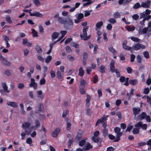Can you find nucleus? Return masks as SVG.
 Wrapping results in <instances>:
<instances>
[{
    "label": "nucleus",
    "mask_w": 151,
    "mask_h": 151,
    "mask_svg": "<svg viewBox=\"0 0 151 151\" xmlns=\"http://www.w3.org/2000/svg\"><path fill=\"white\" fill-rule=\"evenodd\" d=\"M7 105L14 108H17L18 106L17 103L14 102L8 101L7 102Z\"/></svg>",
    "instance_id": "4468645a"
},
{
    "label": "nucleus",
    "mask_w": 151,
    "mask_h": 151,
    "mask_svg": "<svg viewBox=\"0 0 151 151\" xmlns=\"http://www.w3.org/2000/svg\"><path fill=\"white\" fill-rule=\"evenodd\" d=\"M133 47L135 50H138L141 49H145V45L139 44V43H137L135 44L133 46Z\"/></svg>",
    "instance_id": "6e6552de"
},
{
    "label": "nucleus",
    "mask_w": 151,
    "mask_h": 151,
    "mask_svg": "<svg viewBox=\"0 0 151 151\" xmlns=\"http://www.w3.org/2000/svg\"><path fill=\"white\" fill-rule=\"evenodd\" d=\"M126 69L128 73L130 74L132 73V70L130 67H128Z\"/></svg>",
    "instance_id": "338daca9"
},
{
    "label": "nucleus",
    "mask_w": 151,
    "mask_h": 151,
    "mask_svg": "<svg viewBox=\"0 0 151 151\" xmlns=\"http://www.w3.org/2000/svg\"><path fill=\"white\" fill-rule=\"evenodd\" d=\"M1 85L4 91L7 93H9L10 91L8 90V87L6 83H2Z\"/></svg>",
    "instance_id": "4be33fe9"
},
{
    "label": "nucleus",
    "mask_w": 151,
    "mask_h": 151,
    "mask_svg": "<svg viewBox=\"0 0 151 151\" xmlns=\"http://www.w3.org/2000/svg\"><path fill=\"white\" fill-rule=\"evenodd\" d=\"M31 124L29 122H25L22 125V127L25 130V132H22L21 135L22 137V139H24V137L27 134L29 135L32 131V127H30Z\"/></svg>",
    "instance_id": "f03ea898"
},
{
    "label": "nucleus",
    "mask_w": 151,
    "mask_h": 151,
    "mask_svg": "<svg viewBox=\"0 0 151 151\" xmlns=\"http://www.w3.org/2000/svg\"><path fill=\"white\" fill-rule=\"evenodd\" d=\"M32 36L34 37L38 36L37 32L34 29L32 31Z\"/></svg>",
    "instance_id": "8fccbe9b"
},
{
    "label": "nucleus",
    "mask_w": 151,
    "mask_h": 151,
    "mask_svg": "<svg viewBox=\"0 0 151 151\" xmlns=\"http://www.w3.org/2000/svg\"><path fill=\"white\" fill-rule=\"evenodd\" d=\"M3 38H4V40L6 42H8V41L9 40V37L6 36H3Z\"/></svg>",
    "instance_id": "69168bd1"
},
{
    "label": "nucleus",
    "mask_w": 151,
    "mask_h": 151,
    "mask_svg": "<svg viewBox=\"0 0 151 151\" xmlns=\"http://www.w3.org/2000/svg\"><path fill=\"white\" fill-rule=\"evenodd\" d=\"M37 97L42 100L44 97V95L42 93V91H38L37 92Z\"/></svg>",
    "instance_id": "dca6fc26"
},
{
    "label": "nucleus",
    "mask_w": 151,
    "mask_h": 151,
    "mask_svg": "<svg viewBox=\"0 0 151 151\" xmlns=\"http://www.w3.org/2000/svg\"><path fill=\"white\" fill-rule=\"evenodd\" d=\"M84 151H86L89 150L92 148V146L90 143L87 142L86 143V146L84 147Z\"/></svg>",
    "instance_id": "6ab92c4d"
},
{
    "label": "nucleus",
    "mask_w": 151,
    "mask_h": 151,
    "mask_svg": "<svg viewBox=\"0 0 151 151\" xmlns=\"http://www.w3.org/2000/svg\"><path fill=\"white\" fill-rule=\"evenodd\" d=\"M150 1L147 0L145 2H142L141 4V6L144 8H148L150 5Z\"/></svg>",
    "instance_id": "423d86ee"
},
{
    "label": "nucleus",
    "mask_w": 151,
    "mask_h": 151,
    "mask_svg": "<svg viewBox=\"0 0 151 151\" xmlns=\"http://www.w3.org/2000/svg\"><path fill=\"white\" fill-rule=\"evenodd\" d=\"M66 50L67 52L70 53L72 51V50L69 46H67L66 47Z\"/></svg>",
    "instance_id": "4d7b16f0"
},
{
    "label": "nucleus",
    "mask_w": 151,
    "mask_h": 151,
    "mask_svg": "<svg viewBox=\"0 0 151 151\" xmlns=\"http://www.w3.org/2000/svg\"><path fill=\"white\" fill-rule=\"evenodd\" d=\"M21 108V111L22 114H25L26 113V111L24 110V106L23 104H20L19 105Z\"/></svg>",
    "instance_id": "cd10ccee"
},
{
    "label": "nucleus",
    "mask_w": 151,
    "mask_h": 151,
    "mask_svg": "<svg viewBox=\"0 0 151 151\" xmlns=\"http://www.w3.org/2000/svg\"><path fill=\"white\" fill-rule=\"evenodd\" d=\"M92 140L94 142L97 143L99 142V139L98 137L93 136L92 138Z\"/></svg>",
    "instance_id": "c03bdc74"
},
{
    "label": "nucleus",
    "mask_w": 151,
    "mask_h": 151,
    "mask_svg": "<svg viewBox=\"0 0 151 151\" xmlns=\"http://www.w3.org/2000/svg\"><path fill=\"white\" fill-rule=\"evenodd\" d=\"M93 11L92 9L89 10V11L86 10L85 11V13H84V16L85 17H87L90 15V13Z\"/></svg>",
    "instance_id": "2f4dec72"
},
{
    "label": "nucleus",
    "mask_w": 151,
    "mask_h": 151,
    "mask_svg": "<svg viewBox=\"0 0 151 151\" xmlns=\"http://www.w3.org/2000/svg\"><path fill=\"white\" fill-rule=\"evenodd\" d=\"M132 111L133 114L134 115V118H135L136 115L139 113L141 111V109L139 107H134L132 109Z\"/></svg>",
    "instance_id": "9b49d317"
},
{
    "label": "nucleus",
    "mask_w": 151,
    "mask_h": 151,
    "mask_svg": "<svg viewBox=\"0 0 151 151\" xmlns=\"http://www.w3.org/2000/svg\"><path fill=\"white\" fill-rule=\"evenodd\" d=\"M114 16L115 18L117 19L120 16V15L119 12H116L114 14Z\"/></svg>",
    "instance_id": "49530a36"
},
{
    "label": "nucleus",
    "mask_w": 151,
    "mask_h": 151,
    "mask_svg": "<svg viewBox=\"0 0 151 151\" xmlns=\"http://www.w3.org/2000/svg\"><path fill=\"white\" fill-rule=\"evenodd\" d=\"M116 134V138L114 141V142H118L119 141L120 139V137L122 135L123 133L120 132Z\"/></svg>",
    "instance_id": "aec40b11"
},
{
    "label": "nucleus",
    "mask_w": 151,
    "mask_h": 151,
    "mask_svg": "<svg viewBox=\"0 0 151 151\" xmlns=\"http://www.w3.org/2000/svg\"><path fill=\"white\" fill-rule=\"evenodd\" d=\"M114 130L116 133L120 132L121 129L119 127H116L114 129Z\"/></svg>",
    "instance_id": "13d9d810"
},
{
    "label": "nucleus",
    "mask_w": 151,
    "mask_h": 151,
    "mask_svg": "<svg viewBox=\"0 0 151 151\" xmlns=\"http://www.w3.org/2000/svg\"><path fill=\"white\" fill-rule=\"evenodd\" d=\"M72 40V38H67L65 42V45L67 44L68 43Z\"/></svg>",
    "instance_id": "e2e57ef3"
},
{
    "label": "nucleus",
    "mask_w": 151,
    "mask_h": 151,
    "mask_svg": "<svg viewBox=\"0 0 151 151\" xmlns=\"http://www.w3.org/2000/svg\"><path fill=\"white\" fill-rule=\"evenodd\" d=\"M35 112L36 113H39L40 112H43L44 110L43 107V104L42 103L39 104L36 108Z\"/></svg>",
    "instance_id": "20e7f679"
},
{
    "label": "nucleus",
    "mask_w": 151,
    "mask_h": 151,
    "mask_svg": "<svg viewBox=\"0 0 151 151\" xmlns=\"http://www.w3.org/2000/svg\"><path fill=\"white\" fill-rule=\"evenodd\" d=\"M6 21L9 24H11L12 23V21L11 19V17L9 16H6Z\"/></svg>",
    "instance_id": "7c9ffc66"
},
{
    "label": "nucleus",
    "mask_w": 151,
    "mask_h": 151,
    "mask_svg": "<svg viewBox=\"0 0 151 151\" xmlns=\"http://www.w3.org/2000/svg\"><path fill=\"white\" fill-rule=\"evenodd\" d=\"M84 17L83 14V13H81L78 14L77 17V19H75L74 20L75 22L76 23H78L81 21V19Z\"/></svg>",
    "instance_id": "39448f33"
},
{
    "label": "nucleus",
    "mask_w": 151,
    "mask_h": 151,
    "mask_svg": "<svg viewBox=\"0 0 151 151\" xmlns=\"http://www.w3.org/2000/svg\"><path fill=\"white\" fill-rule=\"evenodd\" d=\"M60 131V129L59 128H58L55 129L52 133V136L53 137H56L58 134L59 133Z\"/></svg>",
    "instance_id": "2eb2a0df"
},
{
    "label": "nucleus",
    "mask_w": 151,
    "mask_h": 151,
    "mask_svg": "<svg viewBox=\"0 0 151 151\" xmlns=\"http://www.w3.org/2000/svg\"><path fill=\"white\" fill-rule=\"evenodd\" d=\"M86 142V141L85 139L82 140L79 142V145L80 146L82 147Z\"/></svg>",
    "instance_id": "37998d69"
},
{
    "label": "nucleus",
    "mask_w": 151,
    "mask_h": 151,
    "mask_svg": "<svg viewBox=\"0 0 151 151\" xmlns=\"http://www.w3.org/2000/svg\"><path fill=\"white\" fill-rule=\"evenodd\" d=\"M59 33L56 32H54L52 35L51 39L53 41L54 40L56 39L59 36Z\"/></svg>",
    "instance_id": "412c9836"
},
{
    "label": "nucleus",
    "mask_w": 151,
    "mask_h": 151,
    "mask_svg": "<svg viewBox=\"0 0 151 151\" xmlns=\"http://www.w3.org/2000/svg\"><path fill=\"white\" fill-rule=\"evenodd\" d=\"M86 81L84 80H81L80 81V88H84Z\"/></svg>",
    "instance_id": "a878e982"
},
{
    "label": "nucleus",
    "mask_w": 151,
    "mask_h": 151,
    "mask_svg": "<svg viewBox=\"0 0 151 151\" xmlns=\"http://www.w3.org/2000/svg\"><path fill=\"white\" fill-rule=\"evenodd\" d=\"M137 61L138 63H141V58L139 55H138L137 57Z\"/></svg>",
    "instance_id": "0e129e2a"
},
{
    "label": "nucleus",
    "mask_w": 151,
    "mask_h": 151,
    "mask_svg": "<svg viewBox=\"0 0 151 151\" xmlns=\"http://www.w3.org/2000/svg\"><path fill=\"white\" fill-rule=\"evenodd\" d=\"M108 128H105L103 131V133L104 136H106L108 135Z\"/></svg>",
    "instance_id": "79ce46f5"
},
{
    "label": "nucleus",
    "mask_w": 151,
    "mask_h": 151,
    "mask_svg": "<svg viewBox=\"0 0 151 151\" xmlns=\"http://www.w3.org/2000/svg\"><path fill=\"white\" fill-rule=\"evenodd\" d=\"M139 132V129L137 128H135L133 130V133L134 134H138Z\"/></svg>",
    "instance_id": "de8ad7c7"
},
{
    "label": "nucleus",
    "mask_w": 151,
    "mask_h": 151,
    "mask_svg": "<svg viewBox=\"0 0 151 151\" xmlns=\"http://www.w3.org/2000/svg\"><path fill=\"white\" fill-rule=\"evenodd\" d=\"M71 46L75 47L76 48H78L79 47L78 45L75 42H72L71 43Z\"/></svg>",
    "instance_id": "5fc2aeb1"
},
{
    "label": "nucleus",
    "mask_w": 151,
    "mask_h": 151,
    "mask_svg": "<svg viewBox=\"0 0 151 151\" xmlns=\"http://www.w3.org/2000/svg\"><path fill=\"white\" fill-rule=\"evenodd\" d=\"M33 2L37 6H38L41 4L39 0H34Z\"/></svg>",
    "instance_id": "a18cd8bd"
},
{
    "label": "nucleus",
    "mask_w": 151,
    "mask_h": 151,
    "mask_svg": "<svg viewBox=\"0 0 151 151\" xmlns=\"http://www.w3.org/2000/svg\"><path fill=\"white\" fill-rule=\"evenodd\" d=\"M134 89H132L131 90L129 93H127V95L128 97V100H130L132 96L134 95Z\"/></svg>",
    "instance_id": "393cba45"
},
{
    "label": "nucleus",
    "mask_w": 151,
    "mask_h": 151,
    "mask_svg": "<svg viewBox=\"0 0 151 151\" xmlns=\"http://www.w3.org/2000/svg\"><path fill=\"white\" fill-rule=\"evenodd\" d=\"M127 42L126 41L124 42L122 45L123 48L125 50H131L132 47L129 46H127Z\"/></svg>",
    "instance_id": "ddd939ff"
},
{
    "label": "nucleus",
    "mask_w": 151,
    "mask_h": 151,
    "mask_svg": "<svg viewBox=\"0 0 151 151\" xmlns=\"http://www.w3.org/2000/svg\"><path fill=\"white\" fill-rule=\"evenodd\" d=\"M130 39L133 41L137 42H139L140 40L139 39L134 37H131Z\"/></svg>",
    "instance_id": "4c0bfd02"
},
{
    "label": "nucleus",
    "mask_w": 151,
    "mask_h": 151,
    "mask_svg": "<svg viewBox=\"0 0 151 151\" xmlns=\"http://www.w3.org/2000/svg\"><path fill=\"white\" fill-rule=\"evenodd\" d=\"M146 114V113L145 112H142L141 114H139L138 116V117L139 119L141 120H142L144 119H145L147 117Z\"/></svg>",
    "instance_id": "f3484780"
},
{
    "label": "nucleus",
    "mask_w": 151,
    "mask_h": 151,
    "mask_svg": "<svg viewBox=\"0 0 151 151\" xmlns=\"http://www.w3.org/2000/svg\"><path fill=\"white\" fill-rule=\"evenodd\" d=\"M87 29H83V33L80 35V37L81 38L84 40H88L91 37V35L87 36Z\"/></svg>",
    "instance_id": "7ed1b4c3"
},
{
    "label": "nucleus",
    "mask_w": 151,
    "mask_h": 151,
    "mask_svg": "<svg viewBox=\"0 0 151 151\" xmlns=\"http://www.w3.org/2000/svg\"><path fill=\"white\" fill-rule=\"evenodd\" d=\"M113 72H112V73H114L115 72L116 73V75L117 77H119L120 76V72L119 71V70L117 69H115V70H113Z\"/></svg>",
    "instance_id": "e433bc0d"
},
{
    "label": "nucleus",
    "mask_w": 151,
    "mask_h": 151,
    "mask_svg": "<svg viewBox=\"0 0 151 151\" xmlns=\"http://www.w3.org/2000/svg\"><path fill=\"white\" fill-rule=\"evenodd\" d=\"M30 16H35L40 18L42 17H43L42 14L38 12H36L33 13H30Z\"/></svg>",
    "instance_id": "f8f14e48"
},
{
    "label": "nucleus",
    "mask_w": 151,
    "mask_h": 151,
    "mask_svg": "<svg viewBox=\"0 0 151 151\" xmlns=\"http://www.w3.org/2000/svg\"><path fill=\"white\" fill-rule=\"evenodd\" d=\"M139 33L143 34L147 33L148 35L151 34V29H139L138 30Z\"/></svg>",
    "instance_id": "0eeeda50"
},
{
    "label": "nucleus",
    "mask_w": 151,
    "mask_h": 151,
    "mask_svg": "<svg viewBox=\"0 0 151 151\" xmlns=\"http://www.w3.org/2000/svg\"><path fill=\"white\" fill-rule=\"evenodd\" d=\"M31 82L29 84V86L30 87H32L34 89H37V84L36 83L35 81V80L33 78L31 79Z\"/></svg>",
    "instance_id": "9d476101"
},
{
    "label": "nucleus",
    "mask_w": 151,
    "mask_h": 151,
    "mask_svg": "<svg viewBox=\"0 0 151 151\" xmlns=\"http://www.w3.org/2000/svg\"><path fill=\"white\" fill-rule=\"evenodd\" d=\"M141 6V5H140V4L139 3L137 2L135 3L133 6V8L134 9H137Z\"/></svg>",
    "instance_id": "58836bf2"
},
{
    "label": "nucleus",
    "mask_w": 151,
    "mask_h": 151,
    "mask_svg": "<svg viewBox=\"0 0 151 151\" xmlns=\"http://www.w3.org/2000/svg\"><path fill=\"white\" fill-rule=\"evenodd\" d=\"M52 59V57L51 56L49 55L47 56L45 59V62L47 63H49L51 61Z\"/></svg>",
    "instance_id": "f704fd0d"
},
{
    "label": "nucleus",
    "mask_w": 151,
    "mask_h": 151,
    "mask_svg": "<svg viewBox=\"0 0 151 151\" xmlns=\"http://www.w3.org/2000/svg\"><path fill=\"white\" fill-rule=\"evenodd\" d=\"M109 22L111 23L114 24L116 22V21L114 18H111L109 19Z\"/></svg>",
    "instance_id": "bf43d9fd"
},
{
    "label": "nucleus",
    "mask_w": 151,
    "mask_h": 151,
    "mask_svg": "<svg viewBox=\"0 0 151 151\" xmlns=\"http://www.w3.org/2000/svg\"><path fill=\"white\" fill-rule=\"evenodd\" d=\"M114 150V148L112 147H110L107 148L106 151H113Z\"/></svg>",
    "instance_id": "774afa93"
},
{
    "label": "nucleus",
    "mask_w": 151,
    "mask_h": 151,
    "mask_svg": "<svg viewBox=\"0 0 151 151\" xmlns=\"http://www.w3.org/2000/svg\"><path fill=\"white\" fill-rule=\"evenodd\" d=\"M2 60V64H3L4 65L8 66H9L11 65V63L9 61H8L7 60H6V59L4 58Z\"/></svg>",
    "instance_id": "a211bd4d"
},
{
    "label": "nucleus",
    "mask_w": 151,
    "mask_h": 151,
    "mask_svg": "<svg viewBox=\"0 0 151 151\" xmlns=\"http://www.w3.org/2000/svg\"><path fill=\"white\" fill-rule=\"evenodd\" d=\"M84 72L82 67H80L79 69V73L78 75L81 77H83Z\"/></svg>",
    "instance_id": "c756f323"
},
{
    "label": "nucleus",
    "mask_w": 151,
    "mask_h": 151,
    "mask_svg": "<svg viewBox=\"0 0 151 151\" xmlns=\"http://www.w3.org/2000/svg\"><path fill=\"white\" fill-rule=\"evenodd\" d=\"M143 55L144 57L146 58H148L149 57V55L148 52L146 51L144 52Z\"/></svg>",
    "instance_id": "603ef678"
},
{
    "label": "nucleus",
    "mask_w": 151,
    "mask_h": 151,
    "mask_svg": "<svg viewBox=\"0 0 151 151\" xmlns=\"http://www.w3.org/2000/svg\"><path fill=\"white\" fill-rule=\"evenodd\" d=\"M37 58L38 60H39L40 61L42 62H44V61L45 60L44 58H43L41 56H40V55H38L37 56Z\"/></svg>",
    "instance_id": "09e8293b"
},
{
    "label": "nucleus",
    "mask_w": 151,
    "mask_h": 151,
    "mask_svg": "<svg viewBox=\"0 0 151 151\" xmlns=\"http://www.w3.org/2000/svg\"><path fill=\"white\" fill-rule=\"evenodd\" d=\"M114 63L115 62L114 60H112L110 64V71L112 72L113 71V70H115V69H114L113 68L115 67L114 66Z\"/></svg>",
    "instance_id": "5701e85b"
},
{
    "label": "nucleus",
    "mask_w": 151,
    "mask_h": 151,
    "mask_svg": "<svg viewBox=\"0 0 151 151\" xmlns=\"http://www.w3.org/2000/svg\"><path fill=\"white\" fill-rule=\"evenodd\" d=\"M108 116L109 115H107L105 117L102 116L100 119H98L96 124V126L98 125L100 122H104L105 120H107Z\"/></svg>",
    "instance_id": "1a4fd4ad"
},
{
    "label": "nucleus",
    "mask_w": 151,
    "mask_h": 151,
    "mask_svg": "<svg viewBox=\"0 0 151 151\" xmlns=\"http://www.w3.org/2000/svg\"><path fill=\"white\" fill-rule=\"evenodd\" d=\"M36 50L38 54H41L42 52V48L39 45H37L36 47Z\"/></svg>",
    "instance_id": "bb28decb"
},
{
    "label": "nucleus",
    "mask_w": 151,
    "mask_h": 151,
    "mask_svg": "<svg viewBox=\"0 0 151 151\" xmlns=\"http://www.w3.org/2000/svg\"><path fill=\"white\" fill-rule=\"evenodd\" d=\"M67 58L68 60L71 61H73L75 60V58L70 55L67 56Z\"/></svg>",
    "instance_id": "72a5a7b5"
},
{
    "label": "nucleus",
    "mask_w": 151,
    "mask_h": 151,
    "mask_svg": "<svg viewBox=\"0 0 151 151\" xmlns=\"http://www.w3.org/2000/svg\"><path fill=\"white\" fill-rule=\"evenodd\" d=\"M103 25V22L102 21H100L96 24V26L97 28H98L101 27Z\"/></svg>",
    "instance_id": "ea45409f"
},
{
    "label": "nucleus",
    "mask_w": 151,
    "mask_h": 151,
    "mask_svg": "<svg viewBox=\"0 0 151 151\" xmlns=\"http://www.w3.org/2000/svg\"><path fill=\"white\" fill-rule=\"evenodd\" d=\"M129 83L132 85H135L137 83L138 81L136 79L130 80L129 81Z\"/></svg>",
    "instance_id": "c85d7f7f"
},
{
    "label": "nucleus",
    "mask_w": 151,
    "mask_h": 151,
    "mask_svg": "<svg viewBox=\"0 0 151 151\" xmlns=\"http://www.w3.org/2000/svg\"><path fill=\"white\" fill-rule=\"evenodd\" d=\"M57 75L59 79H61L62 77V74L59 70L57 71Z\"/></svg>",
    "instance_id": "3c124183"
},
{
    "label": "nucleus",
    "mask_w": 151,
    "mask_h": 151,
    "mask_svg": "<svg viewBox=\"0 0 151 151\" xmlns=\"http://www.w3.org/2000/svg\"><path fill=\"white\" fill-rule=\"evenodd\" d=\"M150 90L148 88H145L143 92L145 94H148L149 93Z\"/></svg>",
    "instance_id": "680f3d73"
},
{
    "label": "nucleus",
    "mask_w": 151,
    "mask_h": 151,
    "mask_svg": "<svg viewBox=\"0 0 151 151\" xmlns=\"http://www.w3.org/2000/svg\"><path fill=\"white\" fill-rule=\"evenodd\" d=\"M22 44L23 45H26L28 47H30L32 45V44L29 42H28L27 40V39H23V42Z\"/></svg>",
    "instance_id": "b1692460"
},
{
    "label": "nucleus",
    "mask_w": 151,
    "mask_h": 151,
    "mask_svg": "<svg viewBox=\"0 0 151 151\" xmlns=\"http://www.w3.org/2000/svg\"><path fill=\"white\" fill-rule=\"evenodd\" d=\"M99 71L101 73H104L105 72V67L104 65H101L99 68Z\"/></svg>",
    "instance_id": "c9c22d12"
},
{
    "label": "nucleus",
    "mask_w": 151,
    "mask_h": 151,
    "mask_svg": "<svg viewBox=\"0 0 151 151\" xmlns=\"http://www.w3.org/2000/svg\"><path fill=\"white\" fill-rule=\"evenodd\" d=\"M132 18L134 19L137 20L139 18V16L137 14H135L132 16Z\"/></svg>",
    "instance_id": "6e6d98bb"
},
{
    "label": "nucleus",
    "mask_w": 151,
    "mask_h": 151,
    "mask_svg": "<svg viewBox=\"0 0 151 151\" xmlns=\"http://www.w3.org/2000/svg\"><path fill=\"white\" fill-rule=\"evenodd\" d=\"M92 3V1L87 2L83 4V7L86 6H88L91 4Z\"/></svg>",
    "instance_id": "864d4df0"
},
{
    "label": "nucleus",
    "mask_w": 151,
    "mask_h": 151,
    "mask_svg": "<svg viewBox=\"0 0 151 151\" xmlns=\"http://www.w3.org/2000/svg\"><path fill=\"white\" fill-rule=\"evenodd\" d=\"M58 20L59 23L61 24H63L64 26L67 28L73 27V22L72 19L70 18H68L65 20L63 17H58Z\"/></svg>",
    "instance_id": "f257e3e1"
},
{
    "label": "nucleus",
    "mask_w": 151,
    "mask_h": 151,
    "mask_svg": "<svg viewBox=\"0 0 151 151\" xmlns=\"http://www.w3.org/2000/svg\"><path fill=\"white\" fill-rule=\"evenodd\" d=\"M5 73L6 75L8 76H10L11 75L10 71L9 70H6L5 71Z\"/></svg>",
    "instance_id": "052dcab7"
},
{
    "label": "nucleus",
    "mask_w": 151,
    "mask_h": 151,
    "mask_svg": "<svg viewBox=\"0 0 151 151\" xmlns=\"http://www.w3.org/2000/svg\"><path fill=\"white\" fill-rule=\"evenodd\" d=\"M108 50L110 52L113 54H114L116 52L115 50L112 46L109 47Z\"/></svg>",
    "instance_id": "473e14b6"
},
{
    "label": "nucleus",
    "mask_w": 151,
    "mask_h": 151,
    "mask_svg": "<svg viewBox=\"0 0 151 151\" xmlns=\"http://www.w3.org/2000/svg\"><path fill=\"white\" fill-rule=\"evenodd\" d=\"M17 87L20 89H22L24 87V85L22 83H19L17 86Z\"/></svg>",
    "instance_id": "a19ab883"
}]
</instances>
